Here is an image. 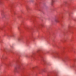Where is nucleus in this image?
I'll use <instances>...</instances> for the list:
<instances>
[{
    "label": "nucleus",
    "instance_id": "nucleus-1",
    "mask_svg": "<svg viewBox=\"0 0 76 76\" xmlns=\"http://www.w3.org/2000/svg\"><path fill=\"white\" fill-rule=\"evenodd\" d=\"M59 56V55L58 53H56L53 55V57L55 58H56L57 57H58Z\"/></svg>",
    "mask_w": 76,
    "mask_h": 76
},
{
    "label": "nucleus",
    "instance_id": "nucleus-2",
    "mask_svg": "<svg viewBox=\"0 0 76 76\" xmlns=\"http://www.w3.org/2000/svg\"><path fill=\"white\" fill-rule=\"evenodd\" d=\"M55 1H56V0H51V6H53V4H54V3L55 2Z\"/></svg>",
    "mask_w": 76,
    "mask_h": 76
},
{
    "label": "nucleus",
    "instance_id": "nucleus-3",
    "mask_svg": "<svg viewBox=\"0 0 76 76\" xmlns=\"http://www.w3.org/2000/svg\"><path fill=\"white\" fill-rule=\"evenodd\" d=\"M42 72H45V71H44V69L41 70L39 71V72L40 73H42Z\"/></svg>",
    "mask_w": 76,
    "mask_h": 76
},
{
    "label": "nucleus",
    "instance_id": "nucleus-4",
    "mask_svg": "<svg viewBox=\"0 0 76 76\" xmlns=\"http://www.w3.org/2000/svg\"><path fill=\"white\" fill-rule=\"evenodd\" d=\"M55 22H58V20L57 19H56L55 20Z\"/></svg>",
    "mask_w": 76,
    "mask_h": 76
},
{
    "label": "nucleus",
    "instance_id": "nucleus-5",
    "mask_svg": "<svg viewBox=\"0 0 76 76\" xmlns=\"http://www.w3.org/2000/svg\"><path fill=\"white\" fill-rule=\"evenodd\" d=\"M41 26L42 28H43V27H44V24H42Z\"/></svg>",
    "mask_w": 76,
    "mask_h": 76
},
{
    "label": "nucleus",
    "instance_id": "nucleus-6",
    "mask_svg": "<svg viewBox=\"0 0 76 76\" xmlns=\"http://www.w3.org/2000/svg\"><path fill=\"white\" fill-rule=\"evenodd\" d=\"M3 18H5V15H3Z\"/></svg>",
    "mask_w": 76,
    "mask_h": 76
},
{
    "label": "nucleus",
    "instance_id": "nucleus-7",
    "mask_svg": "<svg viewBox=\"0 0 76 76\" xmlns=\"http://www.w3.org/2000/svg\"><path fill=\"white\" fill-rule=\"evenodd\" d=\"M12 37H14V36H13V35H12Z\"/></svg>",
    "mask_w": 76,
    "mask_h": 76
},
{
    "label": "nucleus",
    "instance_id": "nucleus-8",
    "mask_svg": "<svg viewBox=\"0 0 76 76\" xmlns=\"http://www.w3.org/2000/svg\"><path fill=\"white\" fill-rule=\"evenodd\" d=\"M26 9H27V10L28 9V8H27V7L26 8Z\"/></svg>",
    "mask_w": 76,
    "mask_h": 76
},
{
    "label": "nucleus",
    "instance_id": "nucleus-9",
    "mask_svg": "<svg viewBox=\"0 0 76 76\" xmlns=\"http://www.w3.org/2000/svg\"><path fill=\"white\" fill-rule=\"evenodd\" d=\"M63 61H64V60H63Z\"/></svg>",
    "mask_w": 76,
    "mask_h": 76
},
{
    "label": "nucleus",
    "instance_id": "nucleus-10",
    "mask_svg": "<svg viewBox=\"0 0 76 76\" xmlns=\"http://www.w3.org/2000/svg\"><path fill=\"white\" fill-rule=\"evenodd\" d=\"M18 29H19V28H18Z\"/></svg>",
    "mask_w": 76,
    "mask_h": 76
},
{
    "label": "nucleus",
    "instance_id": "nucleus-11",
    "mask_svg": "<svg viewBox=\"0 0 76 76\" xmlns=\"http://www.w3.org/2000/svg\"><path fill=\"white\" fill-rule=\"evenodd\" d=\"M43 62H44V61H43Z\"/></svg>",
    "mask_w": 76,
    "mask_h": 76
}]
</instances>
